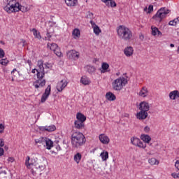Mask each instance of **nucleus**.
I'll list each match as a JSON object with an SVG mask.
<instances>
[{
	"instance_id": "f257e3e1",
	"label": "nucleus",
	"mask_w": 179,
	"mask_h": 179,
	"mask_svg": "<svg viewBox=\"0 0 179 179\" xmlns=\"http://www.w3.org/2000/svg\"><path fill=\"white\" fill-rule=\"evenodd\" d=\"M4 10L8 12V13H12L13 12H29L30 8L20 6L19 1L17 0H7V5L4 7Z\"/></svg>"
},
{
	"instance_id": "f03ea898",
	"label": "nucleus",
	"mask_w": 179,
	"mask_h": 179,
	"mask_svg": "<svg viewBox=\"0 0 179 179\" xmlns=\"http://www.w3.org/2000/svg\"><path fill=\"white\" fill-rule=\"evenodd\" d=\"M86 143V138L85 135L79 131H76L71 135V144L73 148H80L83 144Z\"/></svg>"
},
{
	"instance_id": "7ed1b4c3",
	"label": "nucleus",
	"mask_w": 179,
	"mask_h": 179,
	"mask_svg": "<svg viewBox=\"0 0 179 179\" xmlns=\"http://www.w3.org/2000/svg\"><path fill=\"white\" fill-rule=\"evenodd\" d=\"M117 33L119 38L124 41H130L132 38V31L124 25H120L117 28Z\"/></svg>"
},
{
	"instance_id": "20e7f679",
	"label": "nucleus",
	"mask_w": 179,
	"mask_h": 179,
	"mask_svg": "<svg viewBox=\"0 0 179 179\" xmlns=\"http://www.w3.org/2000/svg\"><path fill=\"white\" fill-rule=\"evenodd\" d=\"M25 166L28 169H31L32 174H36V173H40L41 171V169H44L43 166H40L38 164H37V162H36L35 159H30V157H27V159L25 161Z\"/></svg>"
},
{
	"instance_id": "39448f33",
	"label": "nucleus",
	"mask_w": 179,
	"mask_h": 179,
	"mask_svg": "<svg viewBox=\"0 0 179 179\" xmlns=\"http://www.w3.org/2000/svg\"><path fill=\"white\" fill-rule=\"evenodd\" d=\"M128 83V80L124 77H120L112 82V87L116 92H120Z\"/></svg>"
},
{
	"instance_id": "423d86ee",
	"label": "nucleus",
	"mask_w": 179,
	"mask_h": 179,
	"mask_svg": "<svg viewBox=\"0 0 179 179\" xmlns=\"http://www.w3.org/2000/svg\"><path fill=\"white\" fill-rule=\"evenodd\" d=\"M170 12L171 11L169 9H167V8L162 7L159 10H158L157 13L152 17V18L157 23H161L163 19L167 17V15H169Z\"/></svg>"
},
{
	"instance_id": "0eeeda50",
	"label": "nucleus",
	"mask_w": 179,
	"mask_h": 179,
	"mask_svg": "<svg viewBox=\"0 0 179 179\" xmlns=\"http://www.w3.org/2000/svg\"><path fill=\"white\" fill-rule=\"evenodd\" d=\"M85 121H86V116L78 113L76 115V120L74 122V127L76 129H83L85 128Z\"/></svg>"
},
{
	"instance_id": "6e6552de",
	"label": "nucleus",
	"mask_w": 179,
	"mask_h": 179,
	"mask_svg": "<svg viewBox=\"0 0 179 179\" xmlns=\"http://www.w3.org/2000/svg\"><path fill=\"white\" fill-rule=\"evenodd\" d=\"M45 75V73L36 74L37 80L33 83L35 89H40V87L45 86V79H44Z\"/></svg>"
},
{
	"instance_id": "1a4fd4ad",
	"label": "nucleus",
	"mask_w": 179,
	"mask_h": 179,
	"mask_svg": "<svg viewBox=\"0 0 179 179\" xmlns=\"http://www.w3.org/2000/svg\"><path fill=\"white\" fill-rule=\"evenodd\" d=\"M131 143L134 146H137V148H140L141 149H146V144L143 143V142H142L141 139L137 137H132L131 138Z\"/></svg>"
},
{
	"instance_id": "9d476101",
	"label": "nucleus",
	"mask_w": 179,
	"mask_h": 179,
	"mask_svg": "<svg viewBox=\"0 0 179 179\" xmlns=\"http://www.w3.org/2000/svg\"><path fill=\"white\" fill-rule=\"evenodd\" d=\"M67 58L69 59H73V61H76L79 59V53L76 52L75 50H69L66 52Z\"/></svg>"
},
{
	"instance_id": "9b49d317",
	"label": "nucleus",
	"mask_w": 179,
	"mask_h": 179,
	"mask_svg": "<svg viewBox=\"0 0 179 179\" xmlns=\"http://www.w3.org/2000/svg\"><path fill=\"white\" fill-rule=\"evenodd\" d=\"M43 146V148H45V149H47L48 150H51V149L54 148V141H52L51 139L45 137Z\"/></svg>"
},
{
	"instance_id": "f8f14e48",
	"label": "nucleus",
	"mask_w": 179,
	"mask_h": 179,
	"mask_svg": "<svg viewBox=\"0 0 179 179\" xmlns=\"http://www.w3.org/2000/svg\"><path fill=\"white\" fill-rule=\"evenodd\" d=\"M139 97H143V99L149 96V90L145 86L142 87L140 91L138 93Z\"/></svg>"
},
{
	"instance_id": "ddd939ff",
	"label": "nucleus",
	"mask_w": 179,
	"mask_h": 179,
	"mask_svg": "<svg viewBox=\"0 0 179 179\" xmlns=\"http://www.w3.org/2000/svg\"><path fill=\"white\" fill-rule=\"evenodd\" d=\"M51 93V85H48L45 89V93L42 95L41 101V103H44L45 100L48 99V96H50Z\"/></svg>"
},
{
	"instance_id": "4468645a",
	"label": "nucleus",
	"mask_w": 179,
	"mask_h": 179,
	"mask_svg": "<svg viewBox=\"0 0 179 179\" xmlns=\"http://www.w3.org/2000/svg\"><path fill=\"white\" fill-rule=\"evenodd\" d=\"M150 108V106H149V103L146 101H143L140 103L138 106V110H140V111H145L146 113H148Z\"/></svg>"
},
{
	"instance_id": "2eb2a0df",
	"label": "nucleus",
	"mask_w": 179,
	"mask_h": 179,
	"mask_svg": "<svg viewBox=\"0 0 179 179\" xmlns=\"http://www.w3.org/2000/svg\"><path fill=\"white\" fill-rule=\"evenodd\" d=\"M37 66H38V69H37L36 75H41V73H44V64H43V60L38 61Z\"/></svg>"
},
{
	"instance_id": "dca6fc26",
	"label": "nucleus",
	"mask_w": 179,
	"mask_h": 179,
	"mask_svg": "<svg viewBox=\"0 0 179 179\" xmlns=\"http://www.w3.org/2000/svg\"><path fill=\"white\" fill-rule=\"evenodd\" d=\"M66 86H68V82L66 81V80H62L57 83V90L59 92H62Z\"/></svg>"
},
{
	"instance_id": "f3484780",
	"label": "nucleus",
	"mask_w": 179,
	"mask_h": 179,
	"mask_svg": "<svg viewBox=\"0 0 179 179\" xmlns=\"http://www.w3.org/2000/svg\"><path fill=\"white\" fill-rule=\"evenodd\" d=\"M99 139L100 142L103 143V145H108V143H110V138H108V136L106 134H100L99 136Z\"/></svg>"
},
{
	"instance_id": "a211bd4d",
	"label": "nucleus",
	"mask_w": 179,
	"mask_h": 179,
	"mask_svg": "<svg viewBox=\"0 0 179 179\" xmlns=\"http://www.w3.org/2000/svg\"><path fill=\"white\" fill-rule=\"evenodd\" d=\"M90 23L91 24L94 34H96V36H99L101 33V29H100V27H99L97 24H96V23H94V22L92 20H91Z\"/></svg>"
},
{
	"instance_id": "6ab92c4d",
	"label": "nucleus",
	"mask_w": 179,
	"mask_h": 179,
	"mask_svg": "<svg viewBox=\"0 0 179 179\" xmlns=\"http://www.w3.org/2000/svg\"><path fill=\"white\" fill-rule=\"evenodd\" d=\"M148 112H145L144 110H140L136 114V118L138 120H146L148 118Z\"/></svg>"
},
{
	"instance_id": "aec40b11",
	"label": "nucleus",
	"mask_w": 179,
	"mask_h": 179,
	"mask_svg": "<svg viewBox=\"0 0 179 179\" xmlns=\"http://www.w3.org/2000/svg\"><path fill=\"white\" fill-rule=\"evenodd\" d=\"M45 139V137H39L38 138H36L35 141V146H38V148H40V146H43L44 145V141Z\"/></svg>"
},
{
	"instance_id": "412c9836",
	"label": "nucleus",
	"mask_w": 179,
	"mask_h": 179,
	"mask_svg": "<svg viewBox=\"0 0 179 179\" xmlns=\"http://www.w3.org/2000/svg\"><path fill=\"white\" fill-rule=\"evenodd\" d=\"M179 98V92L178 90H173L169 93V99L171 100H176Z\"/></svg>"
},
{
	"instance_id": "4be33fe9",
	"label": "nucleus",
	"mask_w": 179,
	"mask_h": 179,
	"mask_svg": "<svg viewBox=\"0 0 179 179\" xmlns=\"http://www.w3.org/2000/svg\"><path fill=\"white\" fill-rule=\"evenodd\" d=\"M140 138L145 143H150V141H152V138L148 134H141Z\"/></svg>"
},
{
	"instance_id": "5701e85b",
	"label": "nucleus",
	"mask_w": 179,
	"mask_h": 179,
	"mask_svg": "<svg viewBox=\"0 0 179 179\" xmlns=\"http://www.w3.org/2000/svg\"><path fill=\"white\" fill-rule=\"evenodd\" d=\"M106 6H110L111 8H115L117 3L114 0H101Z\"/></svg>"
},
{
	"instance_id": "b1692460",
	"label": "nucleus",
	"mask_w": 179,
	"mask_h": 179,
	"mask_svg": "<svg viewBox=\"0 0 179 179\" xmlns=\"http://www.w3.org/2000/svg\"><path fill=\"white\" fill-rule=\"evenodd\" d=\"M126 57H131L134 54V48L129 46L124 50Z\"/></svg>"
},
{
	"instance_id": "393cba45",
	"label": "nucleus",
	"mask_w": 179,
	"mask_h": 179,
	"mask_svg": "<svg viewBox=\"0 0 179 179\" xmlns=\"http://www.w3.org/2000/svg\"><path fill=\"white\" fill-rule=\"evenodd\" d=\"M41 131H47L48 132H52L57 129L55 125L45 126L41 128Z\"/></svg>"
},
{
	"instance_id": "a878e982",
	"label": "nucleus",
	"mask_w": 179,
	"mask_h": 179,
	"mask_svg": "<svg viewBox=\"0 0 179 179\" xmlns=\"http://www.w3.org/2000/svg\"><path fill=\"white\" fill-rule=\"evenodd\" d=\"M72 36L75 40H78L80 38V30L78 28L74 29L72 31Z\"/></svg>"
},
{
	"instance_id": "bb28decb",
	"label": "nucleus",
	"mask_w": 179,
	"mask_h": 179,
	"mask_svg": "<svg viewBox=\"0 0 179 179\" xmlns=\"http://www.w3.org/2000/svg\"><path fill=\"white\" fill-rule=\"evenodd\" d=\"M152 34L153 36H162V31L159 30V28L156 27H151Z\"/></svg>"
},
{
	"instance_id": "cd10ccee",
	"label": "nucleus",
	"mask_w": 179,
	"mask_h": 179,
	"mask_svg": "<svg viewBox=\"0 0 179 179\" xmlns=\"http://www.w3.org/2000/svg\"><path fill=\"white\" fill-rule=\"evenodd\" d=\"M73 160L77 163V164H79V163H80V160H82V154H80V152L76 153L73 157Z\"/></svg>"
},
{
	"instance_id": "c85d7f7f",
	"label": "nucleus",
	"mask_w": 179,
	"mask_h": 179,
	"mask_svg": "<svg viewBox=\"0 0 179 179\" xmlns=\"http://www.w3.org/2000/svg\"><path fill=\"white\" fill-rule=\"evenodd\" d=\"M67 6H76L78 5V0H64Z\"/></svg>"
},
{
	"instance_id": "c756f323",
	"label": "nucleus",
	"mask_w": 179,
	"mask_h": 179,
	"mask_svg": "<svg viewBox=\"0 0 179 179\" xmlns=\"http://www.w3.org/2000/svg\"><path fill=\"white\" fill-rule=\"evenodd\" d=\"M106 99L109 101H114L115 100V95L113 94L112 92H108L106 94Z\"/></svg>"
},
{
	"instance_id": "7c9ffc66",
	"label": "nucleus",
	"mask_w": 179,
	"mask_h": 179,
	"mask_svg": "<svg viewBox=\"0 0 179 179\" xmlns=\"http://www.w3.org/2000/svg\"><path fill=\"white\" fill-rule=\"evenodd\" d=\"M80 83L85 85H90V79L86 76H83L80 79Z\"/></svg>"
},
{
	"instance_id": "2f4dec72",
	"label": "nucleus",
	"mask_w": 179,
	"mask_h": 179,
	"mask_svg": "<svg viewBox=\"0 0 179 179\" xmlns=\"http://www.w3.org/2000/svg\"><path fill=\"white\" fill-rule=\"evenodd\" d=\"M32 31L33 35L34 36L35 38H38V40H41V35L40 34V31H37L36 29H32L31 30Z\"/></svg>"
},
{
	"instance_id": "473e14b6",
	"label": "nucleus",
	"mask_w": 179,
	"mask_h": 179,
	"mask_svg": "<svg viewBox=\"0 0 179 179\" xmlns=\"http://www.w3.org/2000/svg\"><path fill=\"white\" fill-rule=\"evenodd\" d=\"M100 157L102 159V162H106L107 159H108V152L107 151H103L101 154H100Z\"/></svg>"
},
{
	"instance_id": "72a5a7b5",
	"label": "nucleus",
	"mask_w": 179,
	"mask_h": 179,
	"mask_svg": "<svg viewBox=\"0 0 179 179\" xmlns=\"http://www.w3.org/2000/svg\"><path fill=\"white\" fill-rule=\"evenodd\" d=\"M48 48H49V50H51L52 51H55V50L57 48H58V45H57L56 43H48Z\"/></svg>"
},
{
	"instance_id": "f704fd0d",
	"label": "nucleus",
	"mask_w": 179,
	"mask_h": 179,
	"mask_svg": "<svg viewBox=\"0 0 179 179\" xmlns=\"http://www.w3.org/2000/svg\"><path fill=\"white\" fill-rule=\"evenodd\" d=\"M148 163L151 164V166H157V164H159V160L156 158H151L148 159Z\"/></svg>"
},
{
	"instance_id": "c9c22d12",
	"label": "nucleus",
	"mask_w": 179,
	"mask_h": 179,
	"mask_svg": "<svg viewBox=\"0 0 179 179\" xmlns=\"http://www.w3.org/2000/svg\"><path fill=\"white\" fill-rule=\"evenodd\" d=\"M169 26H177V24H179V17L170 21L169 22Z\"/></svg>"
},
{
	"instance_id": "e433bc0d",
	"label": "nucleus",
	"mask_w": 179,
	"mask_h": 179,
	"mask_svg": "<svg viewBox=\"0 0 179 179\" xmlns=\"http://www.w3.org/2000/svg\"><path fill=\"white\" fill-rule=\"evenodd\" d=\"M101 67L102 70L101 71V73H104V72H106V71L108 70V68H110V66L107 63H103Z\"/></svg>"
},
{
	"instance_id": "4c0bfd02",
	"label": "nucleus",
	"mask_w": 179,
	"mask_h": 179,
	"mask_svg": "<svg viewBox=\"0 0 179 179\" xmlns=\"http://www.w3.org/2000/svg\"><path fill=\"white\" fill-rule=\"evenodd\" d=\"M53 52L57 55V57H62V52L58 46L55 50H53Z\"/></svg>"
},
{
	"instance_id": "58836bf2",
	"label": "nucleus",
	"mask_w": 179,
	"mask_h": 179,
	"mask_svg": "<svg viewBox=\"0 0 179 179\" xmlns=\"http://www.w3.org/2000/svg\"><path fill=\"white\" fill-rule=\"evenodd\" d=\"M8 64H9V60H8L7 59H0V64L1 65H3V66H6V65H8Z\"/></svg>"
},
{
	"instance_id": "ea45409f",
	"label": "nucleus",
	"mask_w": 179,
	"mask_h": 179,
	"mask_svg": "<svg viewBox=\"0 0 179 179\" xmlns=\"http://www.w3.org/2000/svg\"><path fill=\"white\" fill-rule=\"evenodd\" d=\"M44 66L45 69H51V68H52V64L50 63H45Z\"/></svg>"
},
{
	"instance_id": "a19ab883",
	"label": "nucleus",
	"mask_w": 179,
	"mask_h": 179,
	"mask_svg": "<svg viewBox=\"0 0 179 179\" xmlns=\"http://www.w3.org/2000/svg\"><path fill=\"white\" fill-rule=\"evenodd\" d=\"M5 130V125L3 124H0V134H3V131Z\"/></svg>"
},
{
	"instance_id": "79ce46f5",
	"label": "nucleus",
	"mask_w": 179,
	"mask_h": 179,
	"mask_svg": "<svg viewBox=\"0 0 179 179\" xmlns=\"http://www.w3.org/2000/svg\"><path fill=\"white\" fill-rule=\"evenodd\" d=\"M5 57V51L0 48V58H3Z\"/></svg>"
},
{
	"instance_id": "37998d69",
	"label": "nucleus",
	"mask_w": 179,
	"mask_h": 179,
	"mask_svg": "<svg viewBox=\"0 0 179 179\" xmlns=\"http://www.w3.org/2000/svg\"><path fill=\"white\" fill-rule=\"evenodd\" d=\"M150 12H153V6L152 5H150L148 6V13H150Z\"/></svg>"
},
{
	"instance_id": "c03bdc74",
	"label": "nucleus",
	"mask_w": 179,
	"mask_h": 179,
	"mask_svg": "<svg viewBox=\"0 0 179 179\" xmlns=\"http://www.w3.org/2000/svg\"><path fill=\"white\" fill-rule=\"evenodd\" d=\"M171 176H172V177H173V178H179V174H178V173H173L171 174Z\"/></svg>"
},
{
	"instance_id": "a18cd8bd",
	"label": "nucleus",
	"mask_w": 179,
	"mask_h": 179,
	"mask_svg": "<svg viewBox=\"0 0 179 179\" xmlns=\"http://www.w3.org/2000/svg\"><path fill=\"white\" fill-rule=\"evenodd\" d=\"M150 131V127L149 126H146L145 127H144V131L148 133Z\"/></svg>"
},
{
	"instance_id": "49530a36",
	"label": "nucleus",
	"mask_w": 179,
	"mask_h": 179,
	"mask_svg": "<svg viewBox=\"0 0 179 179\" xmlns=\"http://www.w3.org/2000/svg\"><path fill=\"white\" fill-rule=\"evenodd\" d=\"M4 154H5V150H3V148H0V157L1 156H3Z\"/></svg>"
},
{
	"instance_id": "de8ad7c7",
	"label": "nucleus",
	"mask_w": 179,
	"mask_h": 179,
	"mask_svg": "<svg viewBox=\"0 0 179 179\" xmlns=\"http://www.w3.org/2000/svg\"><path fill=\"white\" fill-rule=\"evenodd\" d=\"M5 145V142L3 141V139L0 138V146L2 148Z\"/></svg>"
},
{
	"instance_id": "09e8293b",
	"label": "nucleus",
	"mask_w": 179,
	"mask_h": 179,
	"mask_svg": "<svg viewBox=\"0 0 179 179\" xmlns=\"http://www.w3.org/2000/svg\"><path fill=\"white\" fill-rule=\"evenodd\" d=\"M8 162H9L10 163H13V162H15V158H13L12 157H8Z\"/></svg>"
},
{
	"instance_id": "8fccbe9b",
	"label": "nucleus",
	"mask_w": 179,
	"mask_h": 179,
	"mask_svg": "<svg viewBox=\"0 0 179 179\" xmlns=\"http://www.w3.org/2000/svg\"><path fill=\"white\" fill-rule=\"evenodd\" d=\"M175 167H176V169H177L178 170H179V160H177V161L175 162Z\"/></svg>"
},
{
	"instance_id": "3c124183",
	"label": "nucleus",
	"mask_w": 179,
	"mask_h": 179,
	"mask_svg": "<svg viewBox=\"0 0 179 179\" xmlns=\"http://www.w3.org/2000/svg\"><path fill=\"white\" fill-rule=\"evenodd\" d=\"M15 72H17V70H16V69H14L12 71H11V74L13 76H16V75H15Z\"/></svg>"
},
{
	"instance_id": "603ef678",
	"label": "nucleus",
	"mask_w": 179,
	"mask_h": 179,
	"mask_svg": "<svg viewBox=\"0 0 179 179\" xmlns=\"http://www.w3.org/2000/svg\"><path fill=\"white\" fill-rule=\"evenodd\" d=\"M21 44H22V47H24V44H26V41L24 39H21Z\"/></svg>"
},
{
	"instance_id": "864d4df0",
	"label": "nucleus",
	"mask_w": 179,
	"mask_h": 179,
	"mask_svg": "<svg viewBox=\"0 0 179 179\" xmlns=\"http://www.w3.org/2000/svg\"><path fill=\"white\" fill-rule=\"evenodd\" d=\"M46 36H47V38H48V40H50V38H51V34L49 32L47 33Z\"/></svg>"
},
{
	"instance_id": "5fc2aeb1",
	"label": "nucleus",
	"mask_w": 179,
	"mask_h": 179,
	"mask_svg": "<svg viewBox=\"0 0 179 179\" xmlns=\"http://www.w3.org/2000/svg\"><path fill=\"white\" fill-rule=\"evenodd\" d=\"M88 69H91V72H94V66H89Z\"/></svg>"
},
{
	"instance_id": "6e6d98bb",
	"label": "nucleus",
	"mask_w": 179,
	"mask_h": 179,
	"mask_svg": "<svg viewBox=\"0 0 179 179\" xmlns=\"http://www.w3.org/2000/svg\"><path fill=\"white\" fill-rule=\"evenodd\" d=\"M31 72L32 73H36V72H37V69H34Z\"/></svg>"
},
{
	"instance_id": "4d7b16f0",
	"label": "nucleus",
	"mask_w": 179,
	"mask_h": 179,
	"mask_svg": "<svg viewBox=\"0 0 179 179\" xmlns=\"http://www.w3.org/2000/svg\"><path fill=\"white\" fill-rule=\"evenodd\" d=\"M144 11H145V12H148V7H145V8H144Z\"/></svg>"
},
{
	"instance_id": "13d9d810",
	"label": "nucleus",
	"mask_w": 179,
	"mask_h": 179,
	"mask_svg": "<svg viewBox=\"0 0 179 179\" xmlns=\"http://www.w3.org/2000/svg\"><path fill=\"white\" fill-rule=\"evenodd\" d=\"M28 64H29V65H31V61L28 60Z\"/></svg>"
},
{
	"instance_id": "bf43d9fd",
	"label": "nucleus",
	"mask_w": 179,
	"mask_h": 179,
	"mask_svg": "<svg viewBox=\"0 0 179 179\" xmlns=\"http://www.w3.org/2000/svg\"><path fill=\"white\" fill-rule=\"evenodd\" d=\"M170 47H171V48L174 47V44L171 43V44L170 45Z\"/></svg>"
},
{
	"instance_id": "052dcab7",
	"label": "nucleus",
	"mask_w": 179,
	"mask_h": 179,
	"mask_svg": "<svg viewBox=\"0 0 179 179\" xmlns=\"http://www.w3.org/2000/svg\"><path fill=\"white\" fill-rule=\"evenodd\" d=\"M140 38H143V35L140 36Z\"/></svg>"
},
{
	"instance_id": "680f3d73",
	"label": "nucleus",
	"mask_w": 179,
	"mask_h": 179,
	"mask_svg": "<svg viewBox=\"0 0 179 179\" xmlns=\"http://www.w3.org/2000/svg\"><path fill=\"white\" fill-rule=\"evenodd\" d=\"M5 149H6V150H8V146H5Z\"/></svg>"
},
{
	"instance_id": "e2e57ef3",
	"label": "nucleus",
	"mask_w": 179,
	"mask_h": 179,
	"mask_svg": "<svg viewBox=\"0 0 179 179\" xmlns=\"http://www.w3.org/2000/svg\"><path fill=\"white\" fill-rule=\"evenodd\" d=\"M13 80H15V79H13V78H12V82H13Z\"/></svg>"
},
{
	"instance_id": "0e129e2a",
	"label": "nucleus",
	"mask_w": 179,
	"mask_h": 179,
	"mask_svg": "<svg viewBox=\"0 0 179 179\" xmlns=\"http://www.w3.org/2000/svg\"><path fill=\"white\" fill-rule=\"evenodd\" d=\"M155 1H157V0H155Z\"/></svg>"
}]
</instances>
